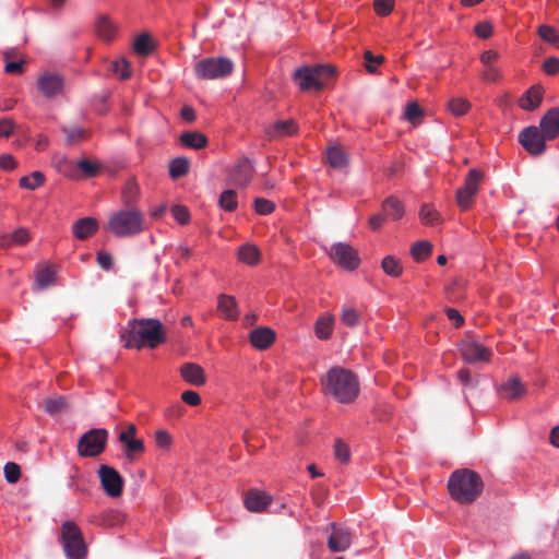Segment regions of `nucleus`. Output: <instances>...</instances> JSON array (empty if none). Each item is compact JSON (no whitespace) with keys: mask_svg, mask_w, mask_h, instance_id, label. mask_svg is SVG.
<instances>
[{"mask_svg":"<svg viewBox=\"0 0 559 559\" xmlns=\"http://www.w3.org/2000/svg\"><path fill=\"white\" fill-rule=\"evenodd\" d=\"M155 442L157 447L168 449L173 443V437L167 430L160 429L155 432Z\"/></svg>","mask_w":559,"mask_h":559,"instance_id":"4d7b16f0","label":"nucleus"},{"mask_svg":"<svg viewBox=\"0 0 559 559\" xmlns=\"http://www.w3.org/2000/svg\"><path fill=\"white\" fill-rule=\"evenodd\" d=\"M383 272L392 277H399L403 273V267L399 259L394 255H386L381 262Z\"/></svg>","mask_w":559,"mask_h":559,"instance_id":"473e14b6","label":"nucleus"},{"mask_svg":"<svg viewBox=\"0 0 559 559\" xmlns=\"http://www.w3.org/2000/svg\"><path fill=\"white\" fill-rule=\"evenodd\" d=\"M61 543L69 559H83L87 554L82 532L74 522L67 521L62 524Z\"/></svg>","mask_w":559,"mask_h":559,"instance_id":"0eeeda50","label":"nucleus"},{"mask_svg":"<svg viewBox=\"0 0 559 559\" xmlns=\"http://www.w3.org/2000/svg\"><path fill=\"white\" fill-rule=\"evenodd\" d=\"M420 219L426 225H436L440 222V214L430 205L424 204L419 212Z\"/></svg>","mask_w":559,"mask_h":559,"instance_id":"49530a36","label":"nucleus"},{"mask_svg":"<svg viewBox=\"0 0 559 559\" xmlns=\"http://www.w3.org/2000/svg\"><path fill=\"white\" fill-rule=\"evenodd\" d=\"M179 140L182 145L193 150H201L207 145L206 136L198 131L183 132Z\"/></svg>","mask_w":559,"mask_h":559,"instance_id":"a878e982","label":"nucleus"},{"mask_svg":"<svg viewBox=\"0 0 559 559\" xmlns=\"http://www.w3.org/2000/svg\"><path fill=\"white\" fill-rule=\"evenodd\" d=\"M126 348L142 349L147 346L155 348L165 342L163 324L157 319H133L128 330L121 335Z\"/></svg>","mask_w":559,"mask_h":559,"instance_id":"f257e3e1","label":"nucleus"},{"mask_svg":"<svg viewBox=\"0 0 559 559\" xmlns=\"http://www.w3.org/2000/svg\"><path fill=\"white\" fill-rule=\"evenodd\" d=\"M250 342L254 348L266 349L275 341V333L272 329L261 326L252 330L249 335Z\"/></svg>","mask_w":559,"mask_h":559,"instance_id":"a211bd4d","label":"nucleus"},{"mask_svg":"<svg viewBox=\"0 0 559 559\" xmlns=\"http://www.w3.org/2000/svg\"><path fill=\"white\" fill-rule=\"evenodd\" d=\"M334 456L338 462L343 464L348 463L350 460V449L348 444L341 439L335 440Z\"/></svg>","mask_w":559,"mask_h":559,"instance_id":"09e8293b","label":"nucleus"},{"mask_svg":"<svg viewBox=\"0 0 559 559\" xmlns=\"http://www.w3.org/2000/svg\"><path fill=\"white\" fill-rule=\"evenodd\" d=\"M332 260L347 270H354L359 264L357 252L347 243L338 242L331 247Z\"/></svg>","mask_w":559,"mask_h":559,"instance_id":"4468645a","label":"nucleus"},{"mask_svg":"<svg viewBox=\"0 0 559 559\" xmlns=\"http://www.w3.org/2000/svg\"><path fill=\"white\" fill-rule=\"evenodd\" d=\"M342 322L347 326H355L359 322V313L353 308H345L342 311Z\"/></svg>","mask_w":559,"mask_h":559,"instance_id":"5fc2aeb1","label":"nucleus"},{"mask_svg":"<svg viewBox=\"0 0 559 559\" xmlns=\"http://www.w3.org/2000/svg\"><path fill=\"white\" fill-rule=\"evenodd\" d=\"M460 352L463 359L469 364L487 362L491 357V352L472 337L461 342Z\"/></svg>","mask_w":559,"mask_h":559,"instance_id":"f8f14e48","label":"nucleus"},{"mask_svg":"<svg viewBox=\"0 0 559 559\" xmlns=\"http://www.w3.org/2000/svg\"><path fill=\"white\" fill-rule=\"evenodd\" d=\"M432 245L429 241H417L412 246L411 253L415 261L421 262L430 257Z\"/></svg>","mask_w":559,"mask_h":559,"instance_id":"e433bc0d","label":"nucleus"},{"mask_svg":"<svg viewBox=\"0 0 559 559\" xmlns=\"http://www.w3.org/2000/svg\"><path fill=\"white\" fill-rule=\"evenodd\" d=\"M98 230V222L94 217H83L76 221L72 226L74 236L80 239H86Z\"/></svg>","mask_w":559,"mask_h":559,"instance_id":"4be33fe9","label":"nucleus"},{"mask_svg":"<svg viewBox=\"0 0 559 559\" xmlns=\"http://www.w3.org/2000/svg\"><path fill=\"white\" fill-rule=\"evenodd\" d=\"M185 413V407L180 404V403H175L173 405H170L165 415L168 417V418H180Z\"/></svg>","mask_w":559,"mask_h":559,"instance_id":"774afa93","label":"nucleus"},{"mask_svg":"<svg viewBox=\"0 0 559 559\" xmlns=\"http://www.w3.org/2000/svg\"><path fill=\"white\" fill-rule=\"evenodd\" d=\"M171 213H173L174 218L181 225L187 224L190 219V214L186 206L174 205L171 207Z\"/></svg>","mask_w":559,"mask_h":559,"instance_id":"6e6d98bb","label":"nucleus"},{"mask_svg":"<svg viewBox=\"0 0 559 559\" xmlns=\"http://www.w3.org/2000/svg\"><path fill=\"white\" fill-rule=\"evenodd\" d=\"M108 431L103 428H94L83 433L78 443V453L83 457H95L102 454L106 448Z\"/></svg>","mask_w":559,"mask_h":559,"instance_id":"6e6552de","label":"nucleus"},{"mask_svg":"<svg viewBox=\"0 0 559 559\" xmlns=\"http://www.w3.org/2000/svg\"><path fill=\"white\" fill-rule=\"evenodd\" d=\"M298 127L295 120L288 119V120H280L270 126L266 129V134L270 138H282L285 135H293L297 133Z\"/></svg>","mask_w":559,"mask_h":559,"instance_id":"5701e85b","label":"nucleus"},{"mask_svg":"<svg viewBox=\"0 0 559 559\" xmlns=\"http://www.w3.org/2000/svg\"><path fill=\"white\" fill-rule=\"evenodd\" d=\"M538 35L545 40L559 47V34L549 25H542L538 28Z\"/></svg>","mask_w":559,"mask_h":559,"instance_id":"8fccbe9b","label":"nucleus"},{"mask_svg":"<svg viewBox=\"0 0 559 559\" xmlns=\"http://www.w3.org/2000/svg\"><path fill=\"white\" fill-rule=\"evenodd\" d=\"M140 195V187L134 180H129L121 192L122 202L126 205H133Z\"/></svg>","mask_w":559,"mask_h":559,"instance_id":"c9c22d12","label":"nucleus"},{"mask_svg":"<svg viewBox=\"0 0 559 559\" xmlns=\"http://www.w3.org/2000/svg\"><path fill=\"white\" fill-rule=\"evenodd\" d=\"M56 273L50 266L41 267L36 273V284L38 288L44 289L52 285Z\"/></svg>","mask_w":559,"mask_h":559,"instance_id":"37998d69","label":"nucleus"},{"mask_svg":"<svg viewBox=\"0 0 559 559\" xmlns=\"http://www.w3.org/2000/svg\"><path fill=\"white\" fill-rule=\"evenodd\" d=\"M238 258L243 263L254 265L260 260V250L253 245L241 246L238 250Z\"/></svg>","mask_w":559,"mask_h":559,"instance_id":"2f4dec72","label":"nucleus"},{"mask_svg":"<svg viewBox=\"0 0 559 559\" xmlns=\"http://www.w3.org/2000/svg\"><path fill=\"white\" fill-rule=\"evenodd\" d=\"M189 171V160L185 157H177L169 164V175L173 179L180 178Z\"/></svg>","mask_w":559,"mask_h":559,"instance_id":"ea45409f","label":"nucleus"},{"mask_svg":"<svg viewBox=\"0 0 559 559\" xmlns=\"http://www.w3.org/2000/svg\"><path fill=\"white\" fill-rule=\"evenodd\" d=\"M217 309L226 320H235L238 317L237 302L231 296L221 295Z\"/></svg>","mask_w":559,"mask_h":559,"instance_id":"393cba45","label":"nucleus"},{"mask_svg":"<svg viewBox=\"0 0 559 559\" xmlns=\"http://www.w3.org/2000/svg\"><path fill=\"white\" fill-rule=\"evenodd\" d=\"M394 0H374L373 8L381 16L389 15L393 9Z\"/></svg>","mask_w":559,"mask_h":559,"instance_id":"13d9d810","label":"nucleus"},{"mask_svg":"<svg viewBox=\"0 0 559 559\" xmlns=\"http://www.w3.org/2000/svg\"><path fill=\"white\" fill-rule=\"evenodd\" d=\"M15 123L10 118L0 119V138H9L14 130Z\"/></svg>","mask_w":559,"mask_h":559,"instance_id":"052dcab7","label":"nucleus"},{"mask_svg":"<svg viewBox=\"0 0 559 559\" xmlns=\"http://www.w3.org/2000/svg\"><path fill=\"white\" fill-rule=\"evenodd\" d=\"M253 174V163L247 157H241L230 169L229 179L235 186L245 188L251 181Z\"/></svg>","mask_w":559,"mask_h":559,"instance_id":"2eb2a0df","label":"nucleus"},{"mask_svg":"<svg viewBox=\"0 0 559 559\" xmlns=\"http://www.w3.org/2000/svg\"><path fill=\"white\" fill-rule=\"evenodd\" d=\"M183 380L192 385H203L205 383L204 370L201 366L193 362H186L180 368Z\"/></svg>","mask_w":559,"mask_h":559,"instance_id":"aec40b11","label":"nucleus"},{"mask_svg":"<svg viewBox=\"0 0 559 559\" xmlns=\"http://www.w3.org/2000/svg\"><path fill=\"white\" fill-rule=\"evenodd\" d=\"M477 193L474 191L466 190L464 187L456 191V202L461 210L465 211L469 209L474 202Z\"/></svg>","mask_w":559,"mask_h":559,"instance_id":"a18cd8bd","label":"nucleus"},{"mask_svg":"<svg viewBox=\"0 0 559 559\" xmlns=\"http://www.w3.org/2000/svg\"><path fill=\"white\" fill-rule=\"evenodd\" d=\"M3 471L7 481L10 484H15L21 478V468L16 463L8 462Z\"/></svg>","mask_w":559,"mask_h":559,"instance_id":"603ef678","label":"nucleus"},{"mask_svg":"<svg viewBox=\"0 0 559 559\" xmlns=\"http://www.w3.org/2000/svg\"><path fill=\"white\" fill-rule=\"evenodd\" d=\"M67 409L68 403L63 396L50 397L44 402V411L51 416L62 414Z\"/></svg>","mask_w":559,"mask_h":559,"instance_id":"c756f323","label":"nucleus"},{"mask_svg":"<svg viewBox=\"0 0 559 559\" xmlns=\"http://www.w3.org/2000/svg\"><path fill=\"white\" fill-rule=\"evenodd\" d=\"M423 114L424 112H423V109L420 108V106L417 103L412 102L406 105L404 118L408 122L416 126L420 122V118L423 117Z\"/></svg>","mask_w":559,"mask_h":559,"instance_id":"de8ad7c7","label":"nucleus"},{"mask_svg":"<svg viewBox=\"0 0 559 559\" xmlns=\"http://www.w3.org/2000/svg\"><path fill=\"white\" fill-rule=\"evenodd\" d=\"M37 90L46 98L51 99L63 94L64 79L55 72H44L37 78Z\"/></svg>","mask_w":559,"mask_h":559,"instance_id":"9d476101","label":"nucleus"},{"mask_svg":"<svg viewBox=\"0 0 559 559\" xmlns=\"http://www.w3.org/2000/svg\"><path fill=\"white\" fill-rule=\"evenodd\" d=\"M326 160L331 167L337 169H342L348 164L346 153L337 146H331L326 150Z\"/></svg>","mask_w":559,"mask_h":559,"instance_id":"c85d7f7f","label":"nucleus"},{"mask_svg":"<svg viewBox=\"0 0 559 559\" xmlns=\"http://www.w3.org/2000/svg\"><path fill=\"white\" fill-rule=\"evenodd\" d=\"M98 476L104 491L112 498L119 497L123 490V479L121 475L111 466L100 465Z\"/></svg>","mask_w":559,"mask_h":559,"instance_id":"9b49d317","label":"nucleus"},{"mask_svg":"<svg viewBox=\"0 0 559 559\" xmlns=\"http://www.w3.org/2000/svg\"><path fill=\"white\" fill-rule=\"evenodd\" d=\"M485 70L483 72V80L486 82H496L500 78V71L493 66H485Z\"/></svg>","mask_w":559,"mask_h":559,"instance_id":"338daca9","label":"nucleus"},{"mask_svg":"<svg viewBox=\"0 0 559 559\" xmlns=\"http://www.w3.org/2000/svg\"><path fill=\"white\" fill-rule=\"evenodd\" d=\"M78 167L79 169H81L87 177H92L94 176L97 170H98V166L87 159H81L79 163H78Z\"/></svg>","mask_w":559,"mask_h":559,"instance_id":"e2e57ef3","label":"nucleus"},{"mask_svg":"<svg viewBox=\"0 0 559 559\" xmlns=\"http://www.w3.org/2000/svg\"><path fill=\"white\" fill-rule=\"evenodd\" d=\"M245 506L251 512H262L271 503V498L263 491L252 489L245 496Z\"/></svg>","mask_w":559,"mask_h":559,"instance_id":"6ab92c4d","label":"nucleus"},{"mask_svg":"<svg viewBox=\"0 0 559 559\" xmlns=\"http://www.w3.org/2000/svg\"><path fill=\"white\" fill-rule=\"evenodd\" d=\"M543 99V87L534 85L519 99V106L526 111H533L540 105Z\"/></svg>","mask_w":559,"mask_h":559,"instance_id":"412c9836","label":"nucleus"},{"mask_svg":"<svg viewBox=\"0 0 559 559\" xmlns=\"http://www.w3.org/2000/svg\"><path fill=\"white\" fill-rule=\"evenodd\" d=\"M133 49L138 55H141V56L150 55L154 49V46H153L150 35H147V34L139 35L134 40Z\"/></svg>","mask_w":559,"mask_h":559,"instance_id":"c03bdc74","label":"nucleus"},{"mask_svg":"<svg viewBox=\"0 0 559 559\" xmlns=\"http://www.w3.org/2000/svg\"><path fill=\"white\" fill-rule=\"evenodd\" d=\"M118 440L123 445V452L128 460L133 461L136 454L144 452V442L142 439H130L126 435H119Z\"/></svg>","mask_w":559,"mask_h":559,"instance_id":"b1692460","label":"nucleus"},{"mask_svg":"<svg viewBox=\"0 0 559 559\" xmlns=\"http://www.w3.org/2000/svg\"><path fill=\"white\" fill-rule=\"evenodd\" d=\"M484 483L478 473L461 468L454 471L448 480V490L452 499L461 504L474 502L481 493Z\"/></svg>","mask_w":559,"mask_h":559,"instance_id":"7ed1b4c3","label":"nucleus"},{"mask_svg":"<svg viewBox=\"0 0 559 559\" xmlns=\"http://www.w3.org/2000/svg\"><path fill=\"white\" fill-rule=\"evenodd\" d=\"M117 27L116 25L106 16H100L96 23V32L99 37L105 40H111L115 37Z\"/></svg>","mask_w":559,"mask_h":559,"instance_id":"7c9ffc66","label":"nucleus"},{"mask_svg":"<svg viewBox=\"0 0 559 559\" xmlns=\"http://www.w3.org/2000/svg\"><path fill=\"white\" fill-rule=\"evenodd\" d=\"M322 390L335 401L349 404L357 399L360 388L354 372L343 367H333L322 378Z\"/></svg>","mask_w":559,"mask_h":559,"instance_id":"f03ea898","label":"nucleus"},{"mask_svg":"<svg viewBox=\"0 0 559 559\" xmlns=\"http://www.w3.org/2000/svg\"><path fill=\"white\" fill-rule=\"evenodd\" d=\"M107 229L117 237H132L145 229V217L138 209L120 210L110 215Z\"/></svg>","mask_w":559,"mask_h":559,"instance_id":"20e7f679","label":"nucleus"},{"mask_svg":"<svg viewBox=\"0 0 559 559\" xmlns=\"http://www.w3.org/2000/svg\"><path fill=\"white\" fill-rule=\"evenodd\" d=\"M448 108L453 116L461 117L471 109V103L466 98L456 97L448 102Z\"/></svg>","mask_w":559,"mask_h":559,"instance_id":"79ce46f5","label":"nucleus"},{"mask_svg":"<svg viewBox=\"0 0 559 559\" xmlns=\"http://www.w3.org/2000/svg\"><path fill=\"white\" fill-rule=\"evenodd\" d=\"M234 63L226 57L204 58L195 63L194 73L200 80H219L231 74Z\"/></svg>","mask_w":559,"mask_h":559,"instance_id":"423d86ee","label":"nucleus"},{"mask_svg":"<svg viewBox=\"0 0 559 559\" xmlns=\"http://www.w3.org/2000/svg\"><path fill=\"white\" fill-rule=\"evenodd\" d=\"M111 71L119 75L121 80H127L131 75L129 63L126 59H120L111 62Z\"/></svg>","mask_w":559,"mask_h":559,"instance_id":"3c124183","label":"nucleus"},{"mask_svg":"<svg viewBox=\"0 0 559 559\" xmlns=\"http://www.w3.org/2000/svg\"><path fill=\"white\" fill-rule=\"evenodd\" d=\"M61 131L66 134L67 145L78 144L87 138L86 130L79 127H62Z\"/></svg>","mask_w":559,"mask_h":559,"instance_id":"72a5a7b5","label":"nucleus"},{"mask_svg":"<svg viewBox=\"0 0 559 559\" xmlns=\"http://www.w3.org/2000/svg\"><path fill=\"white\" fill-rule=\"evenodd\" d=\"M518 141L530 155L540 156L546 152L549 140L537 126H528L519 133Z\"/></svg>","mask_w":559,"mask_h":559,"instance_id":"1a4fd4ad","label":"nucleus"},{"mask_svg":"<svg viewBox=\"0 0 559 559\" xmlns=\"http://www.w3.org/2000/svg\"><path fill=\"white\" fill-rule=\"evenodd\" d=\"M484 174L477 168L471 169L464 180V188L469 191L478 193L479 187L483 182Z\"/></svg>","mask_w":559,"mask_h":559,"instance_id":"58836bf2","label":"nucleus"},{"mask_svg":"<svg viewBox=\"0 0 559 559\" xmlns=\"http://www.w3.org/2000/svg\"><path fill=\"white\" fill-rule=\"evenodd\" d=\"M364 58L366 60V69L370 73L376 72V68L371 64L372 62H376L379 64V63H382L384 60V58L382 56H373L372 52L369 50L365 51Z\"/></svg>","mask_w":559,"mask_h":559,"instance_id":"680f3d73","label":"nucleus"},{"mask_svg":"<svg viewBox=\"0 0 559 559\" xmlns=\"http://www.w3.org/2000/svg\"><path fill=\"white\" fill-rule=\"evenodd\" d=\"M546 139L552 141L559 136V107L550 108L542 118L538 126Z\"/></svg>","mask_w":559,"mask_h":559,"instance_id":"dca6fc26","label":"nucleus"},{"mask_svg":"<svg viewBox=\"0 0 559 559\" xmlns=\"http://www.w3.org/2000/svg\"><path fill=\"white\" fill-rule=\"evenodd\" d=\"M219 206L227 211L234 212L238 206V198L235 190L228 189L221 193L218 199Z\"/></svg>","mask_w":559,"mask_h":559,"instance_id":"4c0bfd02","label":"nucleus"},{"mask_svg":"<svg viewBox=\"0 0 559 559\" xmlns=\"http://www.w3.org/2000/svg\"><path fill=\"white\" fill-rule=\"evenodd\" d=\"M382 212L384 213L386 218L396 221L403 216L404 206L399 199L394 197H389L382 203Z\"/></svg>","mask_w":559,"mask_h":559,"instance_id":"bb28decb","label":"nucleus"},{"mask_svg":"<svg viewBox=\"0 0 559 559\" xmlns=\"http://www.w3.org/2000/svg\"><path fill=\"white\" fill-rule=\"evenodd\" d=\"M274 203L264 198H257L254 200V210L260 215H267L274 211Z\"/></svg>","mask_w":559,"mask_h":559,"instance_id":"864d4df0","label":"nucleus"},{"mask_svg":"<svg viewBox=\"0 0 559 559\" xmlns=\"http://www.w3.org/2000/svg\"><path fill=\"white\" fill-rule=\"evenodd\" d=\"M506 399L512 401L521 397L525 393V388L521 380L516 377L510 379L501 385Z\"/></svg>","mask_w":559,"mask_h":559,"instance_id":"cd10ccee","label":"nucleus"},{"mask_svg":"<svg viewBox=\"0 0 559 559\" xmlns=\"http://www.w3.org/2000/svg\"><path fill=\"white\" fill-rule=\"evenodd\" d=\"M31 233L25 227H19L13 233L0 234V248L10 249L13 246L23 247L31 240Z\"/></svg>","mask_w":559,"mask_h":559,"instance_id":"f3484780","label":"nucleus"},{"mask_svg":"<svg viewBox=\"0 0 559 559\" xmlns=\"http://www.w3.org/2000/svg\"><path fill=\"white\" fill-rule=\"evenodd\" d=\"M475 33L479 38H489L492 35V25L487 22L478 23L475 26Z\"/></svg>","mask_w":559,"mask_h":559,"instance_id":"0e129e2a","label":"nucleus"},{"mask_svg":"<svg viewBox=\"0 0 559 559\" xmlns=\"http://www.w3.org/2000/svg\"><path fill=\"white\" fill-rule=\"evenodd\" d=\"M333 331V319L331 317H321L317 320L314 333L320 340L330 338Z\"/></svg>","mask_w":559,"mask_h":559,"instance_id":"f704fd0d","label":"nucleus"},{"mask_svg":"<svg viewBox=\"0 0 559 559\" xmlns=\"http://www.w3.org/2000/svg\"><path fill=\"white\" fill-rule=\"evenodd\" d=\"M45 181V176L40 171H33L29 176H24L20 179V187L27 190H35L40 187Z\"/></svg>","mask_w":559,"mask_h":559,"instance_id":"a19ab883","label":"nucleus"},{"mask_svg":"<svg viewBox=\"0 0 559 559\" xmlns=\"http://www.w3.org/2000/svg\"><path fill=\"white\" fill-rule=\"evenodd\" d=\"M543 70L549 74L555 75L559 72V58L549 57L543 63Z\"/></svg>","mask_w":559,"mask_h":559,"instance_id":"bf43d9fd","label":"nucleus"},{"mask_svg":"<svg viewBox=\"0 0 559 559\" xmlns=\"http://www.w3.org/2000/svg\"><path fill=\"white\" fill-rule=\"evenodd\" d=\"M352 543L353 534L347 526L336 523L331 524L328 548L332 552H343L350 547Z\"/></svg>","mask_w":559,"mask_h":559,"instance_id":"ddd939ff","label":"nucleus"},{"mask_svg":"<svg viewBox=\"0 0 559 559\" xmlns=\"http://www.w3.org/2000/svg\"><path fill=\"white\" fill-rule=\"evenodd\" d=\"M335 75V68L331 64L304 67L295 72V80L304 91L322 90L328 81Z\"/></svg>","mask_w":559,"mask_h":559,"instance_id":"39448f33","label":"nucleus"},{"mask_svg":"<svg viewBox=\"0 0 559 559\" xmlns=\"http://www.w3.org/2000/svg\"><path fill=\"white\" fill-rule=\"evenodd\" d=\"M181 400H182V402H185L186 404H188L190 406H198L201 403L200 395L195 391H192V390L185 391L181 394Z\"/></svg>","mask_w":559,"mask_h":559,"instance_id":"69168bd1","label":"nucleus"}]
</instances>
